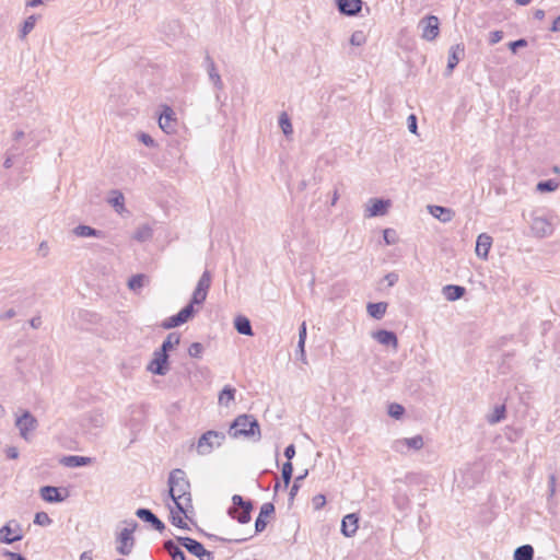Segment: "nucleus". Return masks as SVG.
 Here are the masks:
<instances>
[{"label": "nucleus", "mask_w": 560, "mask_h": 560, "mask_svg": "<svg viewBox=\"0 0 560 560\" xmlns=\"http://www.w3.org/2000/svg\"><path fill=\"white\" fill-rule=\"evenodd\" d=\"M170 494L175 506L187 504L190 501L189 481L186 479V474L182 469H174L168 477Z\"/></svg>", "instance_id": "nucleus-1"}, {"label": "nucleus", "mask_w": 560, "mask_h": 560, "mask_svg": "<svg viewBox=\"0 0 560 560\" xmlns=\"http://www.w3.org/2000/svg\"><path fill=\"white\" fill-rule=\"evenodd\" d=\"M229 434L234 438H254L259 441L261 438L259 423L252 415H240L230 425Z\"/></svg>", "instance_id": "nucleus-2"}, {"label": "nucleus", "mask_w": 560, "mask_h": 560, "mask_svg": "<svg viewBox=\"0 0 560 560\" xmlns=\"http://www.w3.org/2000/svg\"><path fill=\"white\" fill-rule=\"evenodd\" d=\"M254 509L252 500H245L240 494L232 497V505L228 509V514L241 524H246L252 518Z\"/></svg>", "instance_id": "nucleus-3"}, {"label": "nucleus", "mask_w": 560, "mask_h": 560, "mask_svg": "<svg viewBox=\"0 0 560 560\" xmlns=\"http://www.w3.org/2000/svg\"><path fill=\"white\" fill-rule=\"evenodd\" d=\"M225 440V434L219 431H207L203 433L199 440L197 445V452L200 455H206L212 452L214 446H220Z\"/></svg>", "instance_id": "nucleus-4"}, {"label": "nucleus", "mask_w": 560, "mask_h": 560, "mask_svg": "<svg viewBox=\"0 0 560 560\" xmlns=\"http://www.w3.org/2000/svg\"><path fill=\"white\" fill-rule=\"evenodd\" d=\"M212 282V276L209 270H205L199 278L197 285L192 292L190 302L187 305H191V308H194V305H201L207 299L208 291L211 287Z\"/></svg>", "instance_id": "nucleus-5"}, {"label": "nucleus", "mask_w": 560, "mask_h": 560, "mask_svg": "<svg viewBox=\"0 0 560 560\" xmlns=\"http://www.w3.org/2000/svg\"><path fill=\"white\" fill-rule=\"evenodd\" d=\"M195 511L191 505V500L187 501V504H180V506H170V521L172 525H187L184 518L196 525Z\"/></svg>", "instance_id": "nucleus-6"}, {"label": "nucleus", "mask_w": 560, "mask_h": 560, "mask_svg": "<svg viewBox=\"0 0 560 560\" xmlns=\"http://www.w3.org/2000/svg\"><path fill=\"white\" fill-rule=\"evenodd\" d=\"M177 542L199 560H214L213 552L207 550L201 542L190 537H176Z\"/></svg>", "instance_id": "nucleus-7"}, {"label": "nucleus", "mask_w": 560, "mask_h": 560, "mask_svg": "<svg viewBox=\"0 0 560 560\" xmlns=\"http://www.w3.org/2000/svg\"><path fill=\"white\" fill-rule=\"evenodd\" d=\"M15 427L19 429L20 436L26 442H30L32 440L33 432L38 427V421L30 411L25 410L16 418Z\"/></svg>", "instance_id": "nucleus-8"}, {"label": "nucleus", "mask_w": 560, "mask_h": 560, "mask_svg": "<svg viewBox=\"0 0 560 560\" xmlns=\"http://www.w3.org/2000/svg\"><path fill=\"white\" fill-rule=\"evenodd\" d=\"M137 527H124L116 537V551L121 556H129L136 545L135 530Z\"/></svg>", "instance_id": "nucleus-9"}, {"label": "nucleus", "mask_w": 560, "mask_h": 560, "mask_svg": "<svg viewBox=\"0 0 560 560\" xmlns=\"http://www.w3.org/2000/svg\"><path fill=\"white\" fill-rule=\"evenodd\" d=\"M421 37L428 42L434 40L440 33V21L435 15H427L419 21Z\"/></svg>", "instance_id": "nucleus-10"}, {"label": "nucleus", "mask_w": 560, "mask_h": 560, "mask_svg": "<svg viewBox=\"0 0 560 560\" xmlns=\"http://www.w3.org/2000/svg\"><path fill=\"white\" fill-rule=\"evenodd\" d=\"M147 369L155 375H166L170 371L168 353L164 350L156 349L153 352V359L148 364Z\"/></svg>", "instance_id": "nucleus-11"}, {"label": "nucleus", "mask_w": 560, "mask_h": 560, "mask_svg": "<svg viewBox=\"0 0 560 560\" xmlns=\"http://www.w3.org/2000/svg\"><path fill=\"white\" fill-rule=\"evenodd\" d=\"M530 230L536 237H546L552 234L553 223L547 217L534 215L530 222Z\"/></svg>", "instance_id": "nucleus-12"}, {"label": "nucleus", "mask_w": 560, "mask_h": 560, "mask_svg": "<svg viewBox=\"0 0 560 560\" xmlns=\"http://www.w3.org/2000/svg\"><path fill=\"white\" fill-rule=\"evenodd\" d=\"M195 310L191 305H186L176 315H173L162 322L161 327L164 329H172L187 323L194 315Z\"/></svg>", "instance_id": "nucleus-13"}, {"label": "nucleus", "mask_w": 560, "mask_h": 560, "mask_svg": "<svg viewBox=\"0 0 560 560\" xmlns=\"http://www.w3.org/2000/svg\"><path fill=\"white\" fill-rule=\"evenodd\" d=\"M266 527H255L254 532L248 535H229V536H219L215 534L207 533L202 529H200V534L209 539H213L215 541H222V542H244L248 540L249 538H253L258 533H261Z\"/></svg>", "instance_id": "nucleus-14"}, {"label": "nucleus", "mask_w": 560, "mask_h": 560, "mask_svg": "<svg viewBox=\"0 0 560 560\" xmlns=\"http://www.w3.org/2000/svg\"><path fill=\"white\" fill-rule=\"evenodd\" d=\"M424 441L422 435H415L412 438H404L394 442L393 448L396 452L405 453L406 450L419 451L423 447Z\"/></svg>", "instance_id": "nucleus-15"}, {"label": "nucleus", "mask_w": 560, "mask_h": 560, "mask_svg": "<svg viewBox=\"0 0 560 560\" xmlns=\"http://www.w3.org/2000/svg\"><path fill=\"white\" fill-rule=\"evenodd\" d=\"M372 337L383 346L393 347L395 350L398 348V338L394 331L380 329L374 331Z\"/></svg>", "instance_id": "nucleus-16"}, {"label": "nucleus", "mask_w": 560, "mask_h": 560, "mask_svg": "<svg viewBox=\"0 0 560 560\" xmlns=\"http://www.w3.org/2000/svg\"><path fill=\"white\" fill-rule=\"evenodd\" d=\"M337 8L341 14L355 15L362 9V0H336Z\"/></svg>", "instance_id": "nucleus-17"}, {"label": "nucleus", "mask_w": 560, "mask_h": 560, "mask_svg": "<svg viewBox=\"0 0 560 560\" xmlns=\"http://www.w3.org/2000/svg\"><path fill=\"white\" fill-rule=\"evenodd\" d=\"M464 55L465 47L463 44H456L450 48L448 60L446 66L447 75L453 72V70L458 65L459 60L464 57Z\"/></svg>", "instance_id": "nucleus-18"}, {"label": "nucleus", "mask_w": 560, "mask_h": 560, "mask_svg": "<svg viewBox=\"0 0 560 560\" xmlns=\"http://www.w3.org/2000/svg\"><path fill=\"white\" fill-rule=\"evenodd\" d=\"M24 537L22 527H0V542L12 544Z\"/></svg>", "instance_id": "nucleus-19"}, {"label": "nucleus", "mask_w": 560, "mask_h": 560, "mask_svg": "<svg viewBox=\"0 0 560 560\" xmlns=\"http://www.w3.org/2000/svg\"><path fill=\"white\" fill-rule=\"evenodd\" d=\"M492 245V237L486 233H481L476 242V255L479 258L487 259Z\"/></svg>", "instance_id": "nucleus-20"}, {"label": "nucleus", "mask_w": 560, "mask_h": 560, "mask_svg": "<svg viewBox=\"0 0 560 560\" xmlns=\"http://www.w3.org/2000/svg\"><path fill=\"white\" fill-rule=\"evenodd\" d=\"M173 116L174 112L168 106H165L163 113L160 115L159 125L166 133H172L175 130L176 121Z\"/></svg>", "instance_id": "nucleus-21"}, {"label": "nucleus", "mask_w": 560, "mask_h": 560, "mask_svg": "<svg viewBox=\"0 0 560 560\" xmlns=\"http://www.w3.org/2000/svg\"><path fill=\"white\" fill-rule=\"evenodd\" d=\"M205 63H206V68H207V72H208L210 81L213 83V85L218 90H222L223 82L221 80V75L219 74V72L217 70L213 59L208 54L205 57Z\"/></svg>", "instance_id": "nucleus-22"}, {"label": "nucleus", "mask_w": 560, "mask_h": 560, "mask_svg": "<svg viewBox=\"0 0 560 560\" xmlns=\"http://www.w3.org/2000/svg\"><path fill=\"white\" fill-rule=\"evenodd\" d=\"M370 202L371 206L366 209V217L369 218L384 215L389 207L388 200L371 199Z\"/></svg>", "instance_id": "nucleus-23"}, {"label": "nucleus", "mask_w": 560, "mask_h": 560, "mask_svg": "<svg viewBox=\"0 0 560 560\" xmlns=\"http://www.w3.org/2000/svg\"><path fill=\"white\" fill-rule=\"evenodd\" d=\"M180 545L177 544L173 539H167L164 541V550L170 555L172 560H186L185 552L179 547Z\"/></svg>", "instance_id": "nucleus-24"}, {"label": "nucleus", "mask_w": 560, "mask_h": 560, "mask_svg": "<svg viewBox=\"0 0 560 560\" xmlns=\"http://www.w3.org/2000/svg\"><path fill=\"white\" fill-rule=\"evenodd\" d=\"M466 289L457 284H447L443 287L442 293L447 301H456L464 296Z\"/></svg>", "instance_id": "nucleus-25"}, {"label": "nucleus", "mask_w": 560, "mask_h": 560, "mask_svg": "<svg viewBox=\"0 0 560 560\" xmlns=\"http://www.w3.org/2000/svg\"><path fill=\"white\" fill-rule=\"evenodd\" d=\"M91 463H92L91 457L79 456V455H69V456H65L61 459V464H63L67 467H71V468L88 466Z\"/></svg>", "instance_id": "nucleus-26"}, {"label": "nucleus", "mask_w": 560, "mask_h": 560, "mask_svg": "<svg viewBox=\"0 0 560 560\" xmlns=\"http://www.w3.org/2000/svg\"><path fill=\"white\" fill-rule=\"evenodd\" d=\"M135 515L149 525H164V523L149 509L140 508Z\"/></svg>", "instance_id": "nucleus-27"}, {"label": "nucleus", "mask_w": 560, "mask_h": 560, "mask_svg": "<svg viewBox=\"0 0 560 560\" xmlns=\"http://www.w3.org/2000/svg\"><path fill=\"white\" fill-rule=\"evenodd\" d=\"M40 495L47 502H61L63 497L60 490L52 486H45L40 488Z\"/></svg>", "instance_id": "nucleus-28"}, {"label": "nucleus", "mask_w": 560, "mask_h": 560, "mask_svg": "<svg viewBox=\"0 0 560 560\" xmlns=\"http://www.w3.org/2000/svg\"><path fill=\"white\" fill-rule=\"evenodd\" d=\"M430 213L439 219L441 222L446 223L453 219V211L442 206H429Z\"/></svg>", "instance_id": "nucleus-29"}, {"label": "nucleus", "mask_w": 560, "mask_h": 560, "mask_svg": "<svg viewBox=\"0 0 560 560\" xmlns=\"http://www.w3.org/2000/svg\"><path fill=\"white\" fill-rule=\"evenodd\" d=\"M234 327H235L236 331L241 335H245V336L254 335L250 320L243 315L235 317Z\"/></svg>", "instance_id": "nucleus-30"}, {"label": "nucleus", "mask_w": 560, "mask_h": 560, "mask_svg": "<svg viewBox=\"0 0 560 560\" xmlns=\"http://www.w3.org/2000/svg\"><path fill=\"white\" fill-rule=\"evenodd\" d=\"M275 505L271 502H266L261 505L259 514L254 523V525H267L268 517L273 515Z\"/></svg>", "instance_id": "nucleus-31"}, {"label": "nucleus", "mask_w": 560, "mask_h": 560, "mask_svg": "<svg viewBox=\"0 0 560 560\" xmlns=\"http://www.w3.org/2000/svg\"><path fill=\"white\" fill-rule=\"evenodd\" d=\"M534 552L532 545H522L514 550L513 560H533Z\"/></svg>", "instance_id": "nucleus-32"}, {"label": "nucleus", "mask_w": 560, "mask_h": 560, "mask_svg": "<svg viewBox=\"0 0 560 560\" xmlns=\"http://www.w3.org/2000/svg\"><path fill=\"white\" fill-rule=\"evenodd\" d=\"M73 233L79 237H102L103 232L89 225L80 224L73 229Z\"/></svg>", "instance_id": "nucleus-33"}, {"label": "nucleus", "mask_w": 560, "mask_h": 560, "mask_svg": "<svg viewBox=\"0 0 560 560\" xmlns=\"http://www.w3.org/2000/svg\"><path fill=\"white\" fill-rule=\"evenodd\" d=\"M368 314L376 319H381L387 310V303L385 302H377V303H369L366 306Z\"/></svg>", "instance_id": "nucleus-34"}, {"label": "nucleus", "mask_w": 560, "mask_h": 560, "mask_svg": "<svg viewBox=\"0 0 560 560\" xmlns=\"http://www.w3.org/2000/svg\"><path fill=\"white\" fill-rule=\"evenodd\" d=\"M506 408L505 405H498L494 407L493 412L487 417L490 424H495L505 419Z\"/></svg>", "instance_id": "nucleus-35"}, {"label": "nucleus", "mask_w": 560, "mask_h": 560, "mask_svg": "<svg viewBox=\"0 0 560 560\" xmlns=\"http://www.w3.org/2000/svg\"><path fill=\"white\" fill-rule=\"evenodd\" d=\"M180 342V335L177 332H170L162 346L159 348L168 353L174 347L178 346Z\"/></svg>", "instance_id": "nucleus-36"}, {"label": "nucleus", "mask_w": 560, "mask_h": 560, "mask_svg": "<svg viewBox=\"0 0 560 560\" xmlns=\"http://www.w3.org/2000/svg\"><path fill=\"white\" fill-rule=\"evenodd\" d=\"M236 389L226 385L221 393L219 394V404L223 406H229L231 401L235 399Z\"/></svg>", "instance_id": "nucleus-37"}, {"label": "nucleus", "mask_w": 560, "mask_h": 560, "mask_svg": "<svg viewBox=\"0 0 560 560\" xmlns=\"http://www.w3.org/2000/svg\"><path fill=\"white\" fill-rule=\"evenodd\" d=\"M152 236H153V230L147 224L139 226L136 230L135 235H133L135 240H137L139 242H145V241L152 238Z\"/></svg>", "instance_id": "nucleus-38"}, {"label": "nucleus", "mask_w": 560, "mask_h": 560, "mask_svg": "<svg viewBox=\"0 0 560 560\" xmlns=\"http://www.w3.org/2000/svg\"><path fill=\"white\" fill-rule=\"evenodd\" d=\"M279 126L282 129L285 137H289L293 133V127L290 117L285 112H282L279 116Z\"/></svg>", "instance_id": "nucleus-39"}, {"label": "nucleus", "mask_w": 560, "mask_h": 560, "mask_svg": "<svg viewBox=\"0 0 560 560\" xmlns=\"http://www.w3.org/2000/svg\"><path fill=\"white\" fill-rule=\"evenodd\" d=\"M394 503L400 511H406L410 506V500L407 493L398 491L394 497Z\"/></svg>", "instance_id": "nucleus-40"}, {"label": "nucleus", "mask_w": 560, "mask_h": 560, "mask_svg": "<svg viewBox=\"0 0 560 560\" xmlns=\"http://www.w3.org/2000/svg\"><path fill=\"white\" fill-rule=\"evenodd\" d=\"M559 187V182L556 179H548L539 182L536 186V189L540 192H551L557 190Z\"/></svg>", "instance_id": "nucleus-41"}, {"label": "nucleus", "mask_w": 560, "mask_h": 560, "mask_svg": "<svg viewBox=\"0 0 560 560\" xmlns=\"http://www.w3.org/2000/svg\"><path fill=\"white\" fill-rule=\"evenodd\" d=\"M112 195L113 196L108 199V202L116 208L117 212H120L124 210L125 197L118 190H113Z\"/></svg>", "instance_id": "nucleus-42"}, {"label": "nucleus", "mask_w": 560, "mask_h": 560, "mask_svg": "<svg viewBox=\"0 0 560 560\" xmlns=\"http://www.w3.org/2000/svg\"><path fill=\"white\" fill-rule=\"evenodd\" d=\"M36 18L35 15H30L23 23V26L20 31V37L24 38L28 33H31L35 26Z\"/></svg>", "instance_id": "nucleus-43"}, {"label": "nucleus", "mask_w": 560, "mask_h": 560, "mask_svg": "<svg viewBox=\"0 0 560 560\" xmlns=\"http://www.w3.org/2000/svg\"><path fill=\"white\" fill-rule=\"evenodd\" d=\"M292 472H293V466H292V463L291 462H287L283 464L282 466V471H281V476H282V480L284 482V487L287 488L290 482H291V478H292Z\"/></svg>", "instance_id": "nucleus-44"}, {"label": "nucleus", "mask_w": 560, "mask_h": 560, "mask_svg": "<svg viewBox=\"0 0 560 560\" xmlns=\"http://www.w3.org/2000/svg\"><path fill=\"white\" fill-rule=\"evenodd\" d=\"M388 415L394 419H400L405 413V408L397 402H392L388 405Z\"/></svg>", "instance_id": "nucleus-45"}, {"label": "nucleus", "mask_w": 560, "mask_h": 560, "mask_svg": "<svg viewBox=\"0 0 560 560\" xmlns=\"http://www.w3.org/2000/svg\"><path fill=\"white\" fill-rule=\"evenodd\" d=\"M144 275L132 276L128 281L129 289L133 291L141 289L144 284Z\"/></svg>", "instance_id": "nucleus-46"}, {"label": "nucleus", "mask_w": 560, "mask_h": 560, "mask_svg": "<svg viewBox=\"0 0 560 560\" xmlns=\"http://www.w3.org/2000/svg\"><path fill=\"white\" fill-rule=\"evenodd\" d=\"M205 351V347L200 342H192L188 348V354L191 358L199 359L201 358L202 353Z\"/></svg>", "instance_id": "nucleus-47"}, {"label": "nucleus", "mask_w": 560, "mask_h": 560, "mask_svg": "<svg viewBox=\"0 0 560 560\" xmlns=\"http://www.w3.org/2000/svg\"><path fill=\"white\" fill-rule=\"evenodd\" d=\"M366 38L362 31H355L350 37V44L353 46H361L365 43Z\"/></svg>", "instance_id": "nucleus-48"}, {"label": "nucleus", "mask_w": 560, "mask_h": 560, "mask_svg": "<svg viewBox=\"0 0 560 560\" xmlns=\"http://www.w3.org/2000/svg\"><path fill=\"white\" fill-rule=\"evenodd\" d=\"M24 149L21 148L19 144H12L8 150L7 154H9L11 158L19 159L23 155Z\"/></svg>", "instance_id": "nucleus-49"}, {"label": "nucleus", "mask_w": 560, "mask_h": 560, "mask_svg": "<svg viewBox=\"0 0 560 560\" xmlns=\"http://www.w3.org/2000/svg\"><path fill=\"white\" fill-rule=\"evenodd\" d=\"M527 46V40L525 38H520L517 40L509 43L510 50L515 54L518 48H523Z\"/></svg>", "instance_id": "nucleus-50"}, {"label": "nucleus", "mask_w": 560, "mask_h": 560, "mask_svg": "<svg viewBox=\"0 0 560 560\" xmlns=\"http://www.w3.org/2000/svg\"><path fill=\"white\" fill-rule=\"evenodd\" d=\"M50 522L47 513L45 512H38L35 515L34 518V525H45L46 523Z\"/></svg>", "instance_id": "nucleus-51"}, {"label": "nucleus", "mask_w": 560, "mask_h": 560, "mask_svg": "<svg viewBox=\"0 0 560 560\" xmlns=\"http://www.w3.org/2000/svg\"><path fill=\"white\" fill-rule=\"evenodd\" d=\"M348 522L351 524V525H358V522H359V515L357 513H350L348 515H346L342 520H341V525H348Z\"/></svg>", "instance_id": "nucleus-52"}, {"label": "nucleus", "mask_w": 560, "mask_h": 560, "mask_svg": "<svg viewBox=\"0 0 560 560\" xmlns=\"http://www.w3.org/2000/svg\"><path fill=\"white\" fill-rule=\"evenodd\" d=\"M315 510L322 509L326 503V498L323 494H316L312 500Z\"/></svg>", "instance_id": "nucleus-53"}, {"label": "nucleus", "mask_w": 560, "mask_h": 560, "mask_svg": "<svg viewBox=\"0 0 560 560\" xmlns=\"http://www.w3.org/2000/svg\"><path fill=\"white\" fill-rule=\"evenodd\" d=\"M503 38V32L502 31H493L489 34V44L494 45L499 43Z\"/></svg>", "instance_id": "nucleus-54"}, {"label": "nucleus", "mask_w": 560, "mask_h": 560, "mask_svg": "<svg viewBox=\"0 0 560 560\" xmlns=\"http://www.w3.org/2000/svg\"><path fill=\"white\" fill-rule=\"evenodd\" d=\"M395 234V232L390 229L384 230L383 237L387 245H392L396 242L394 237H392Z\"/></svg>", "instance_id": "nucleus-55"}, {"label": "nucleus", "mask_w": 560, "mask_h": 560, "mask_svg": "<svg viewBox=\"0 0 560 560\" xmlns=\"http://www.w3.org/2000/svg\"><path fill=\"white\" fill-rule=\"evenodd\" d=\"M139 140L145 144L147 147H153L154 145V140L152 139V137L148 133H140L139 136Z\"/></svg>", "instance_id": "nucleus-56"}, {"label": "nucleus", "mask_w": 560, "mask_h": 560, "mask_svg": "<svg viewBox=\"0 0 560 560\" xmlns=\"http://www.w3.org/2000/svg\"><path fill=\"white\" fill-rule=\"evenodd\" d=\"M3 556L9 558L10 560H27L24 556H22L21 553L19 552H13V551H9V550H5L3 552Z\"/></svg>", "instance_id": "nucleus-57"}, {"label": "nucleus", "mask_w": 560, "mask_h": 560, "mask_svg": "<svg viewBox=\"0 0 560 560\" xmlns=\"http://www.w3.org/2000/svg\"><path fill=\"white\" fill-rule=\"evenodd\" d=\"M284 456L287 457L288 462H291V459L295 456V446L293 444H290L284 448Z\"/></svg>", "instance_id": "nucleus-58"}, {"label": "nucleus", "mask_w": 560, "mask_h": 560, "mask_svg": "<svg viewBox=\"0 0 560 560\" xmlns=\"http://www.w3.org/2000/svg\"><path fill=\"white\" fill-rule=\"evenodd\" d=\"M7 457L16 459L19 457V450L15 446H10L5 450Z\"/></svg>", "instance_id": "nucleus-59"}, {"label": "nucleus", "mask_w": 560, "mask_h": 560, "mask_svg": "<svg viewBox=\"0 0 560 560\" xmlns=\"http://www.w3.org/2000/svg\"><path fill=\"white\" fill-rule=\"evenodd\" d=\"M408 129L412 133L417 132V119L415 115L408 117Z\"/></svg>", "instance_id": "nucleus-60"}, {"label": "nucleus", "mask_w": 560, "mask_h": 560, "mask_svg": "<svg viewBox=\"0 0 560 560\" xmlns=\"http://www.w3.org/2000/svg\"><path fill=\"white\" fill-rule=\"evenodd\" d=\"M359 527H340L341 529V533L346 536V537H352L355 535L357 530H358Z\"/></svg>", "instance_id": "nucleus-61"}, {"label": "nucleus", "mask_w": 560, "mask_h": 560, "mask_svg": "<svg viewBox=\"0 0 560 560\" xmlns=\"http://www.w3.org/2000/svg\"><path fill=\"white\" fill-rule=\"evenodd\" d=\"M385 280L388 282V285L393 287L398 281V275L395 272L387 273Z\"/></svg>", "instance_id": "nucleus-62"}, {"label": "nucleus", "mask_w": 560, "mask_h": 560, "mask_svg": "<svg viewBox=\"0 0 560 560\" xmlns=\"http://www.w3.org/2000/svg\"><path fill=\"white\" fill-rule=\"evenodd\" d=\"M299 340L305 342L306 340V324L303 322L299 328Z\"/></svg>", "instance_id": "nucleus-63"}, {"label": "nucleus", "mask_w": 560, "mask_h": 560, "mask_svg": "<svg viewBox=\"0 0 560 560\" xmlns=\"http://www.w3.org/2000/svg\"><path fill=\"white\" fill-rule=\"evenodd\" d=\"M15 315H16L15 310L9 308L8 311H5L3 314L0 315V319H2V320L10 319V318H13Z\"/></svg>", "instance_id": "nucleus-64"}]
</instances>
